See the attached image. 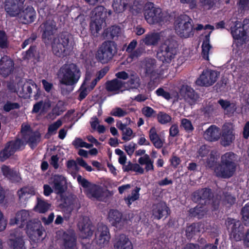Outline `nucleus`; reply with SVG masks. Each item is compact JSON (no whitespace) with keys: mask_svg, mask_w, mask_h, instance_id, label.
<instances>
[{"mask_svg":"<svg viewBox=\"0 0 249 249\" xmlns=\"http://www.w3.org/2000/svg\"><path fill=\"white\" fill-rule=\"evenodd\" d=\"M237 160V156L233 153L227 152L221 156L220 163L217 164H215V158L212 155L207 162V166L213 168L217 177L229 178L235 171Z\"/></svg>","mask_w":249,"mask_h":249,"instance_id":"1","label":"nucleus"},{"mask_svg":"<svg viewBox=\"0 0 249 249\" xmlns=\"http://www.w3.org/2000/svg\"><path fill=\"white\" fill-rule=\"evenodd\" d=\"M25 0H5L4 9L11 17L19 16L21 22L28 24L34 21L36 18V12L33 7L28 6L22 10Z\"/></svg>","mask_w":249,"mask_h":249,"instance_id":"2","label":"nucleus"},{"mask_svg":"<svg viewBox=\"0 0 249 249\" xmlns=\"http://www.w3.org/2000/svg\"><path fill=\"white\" fill-rule=\"evenodd\" d=\"M76 71L77 66L73 63L65 64L60 68L58 76L63 94H67L73 90L76 83Z\"/></svg>","mask_w":249,"mask_h":249,"instance_id":"3","label":"nucleus"},{"mask_svg":"<svg viewBox=\"0 0 249 249\" xmlns=\"http://www.w3.org/2000/svg\"><path fill=\"white\" fill-rule=\"evenodd\" d=\"M231 34L234 39V43L237 46L242 44L249 36V20L245 19L243 23L233 18L227 23Z\"/></svg>","mask_w":249,"mask_h":249,"instance_id":"4","label":"nucleus"},{"mask_svg":"<svg viewBox=\"0 0 249 249\" xmlns=\"http://www.w3.org/2000/svg\"><path fill=\"white\" fill-rule=\"evenodd\" d=\"M174 29L181 37L187 38L193 35L192 20L186 15H180L175 19Z\"/></svg>","mask_w":249,"mask_h":249,"instance_id":"5","label":"nucleus"},{"mask_svg":"<svg viewBox=\"0 0 249 249\" xmlns=\"http://www.w3.org/2000/svg\"><path fill=\"white\" fill-rule=\"evenodd\" d=\"M106 17L107 11L103 6H98L92 12L90 27L94 35L98 33L105 25V19Z\"/></svg>","mask_w":249,"mask_h":249,"instance_id":"6","label":"nucleus"},{"mask_svg":"<svg viewBox=\"0 0 249 249\" xmlns=\"http://www.w3.org/2000/svg\"><path fill=\"white\" fill-rule=\"evenodd\" d=\"M116 53V46L114 42L106 41L99 48L96 58L102 63H107Z\"/></svg>","mask_w":249,"mask_h":249,"instance_id":"7","label":"nucleus"},{"mask_svg":"<svg viewBox=\"0 0 249 249\" xmlns=\"http://www.w3.org/2000/svg\"><path fill=\"white\" fill-rule=\"evenodd\" d=\"M143 14L145 19L149 24H154L162 20L161 10L155 7L152 2H148L145 4Z\"/></svg>","mask_w":249,"mask_h":249,"instance_id":"8","label":"nucleus"},{"mask_svg":"<svg viewBox=\"0 0 249 249\" xmlns=\"http://www.w3.org/2000/svg\"><path fill=\"white\" fill-rule=\"evenodd\" d=\"M25 235L20 228H16L10 232L8 244L11 249H26Z\"/></svg>","mask_w":249,"mask_h":249,"instance_id":"9","label":"nucleus"},{"mask_svg":"<svg viewBox=\"0 0 249 249\" xmlns=\"http://www.w3.org/2000/svg\"><path fill=\"white\" fill-rule=\"evenodd\" d=\"M44 232V230L39 221L34 220L28 223L26 232L32 241L35 242L42 241Z\"/></svg>","mask_w":249,"mask_h":249,"instance_id":"10","label":"nucleus"},{"mask_svg":"<svg viewBox=\"0 0 249 249\" xmlns=\"http://www.w3.org/2000/svg\"><path fill=\"white\" fill-rule=\"evenodd\" d=\"M226 225L230 233V238L235 241H240L243 237V227L240 222L235 219L228 218Z\"/></svg>","mask_w":249,"mask_h":249,"instance_id":"11","label":"nucleus"},{"mask_svg":"<svg viewBox=\"0 0 249 249\" xmlns=\"http://www.w3.org/2000/svg\"><path fill=\"white\" fill-rule=\"evenodd\" d=\"M196 30H201L204 29L205 32V36L203 40L202 44V56L206 60L209 59V52L211 48L210 45V36L213 30L214 29V27L210 25H207L204 27L201 24H199L195 28Z\"/></svg>","mask_w":249,"mask_h":249,"instance_id":"12","label":"nucleus"},{"mask_svg":"<svg viewBox=\"0 0 249 249\" xmlns=\"http://www.w3.org/2000/svg\"><path fill=\"white\" fill-rule=\"evenodd\" d=\"M69 44V39L66 36L55 38L52 43L53 53L56 56H62L67 49Z\"/></svg>","mask_w":249,"mask_h":249,"instance_id":"13","label":"nucleus"},{"mask_svg":"<svg viewBox=\"0 0 249 249\" xmlns=\"http://www.w3.org/2000/svg\"><path fill=\"white\" fill-rule=\"evenodd\" d=\"M17 86V93L20 97L24 98H30L33 89H36L37 93L39 92V88L32 81L26 82L20 81L18 83Z\"/></svg>","mask_w":249,"mask_h":249,"instance_id":"14","label":"nucleus"},{"mask_svg":"<svg viewBox=\"0 0 249 249\" xmlns=\"http://www.w3.org/2000/svg\"><path fill=\"white\" fill-rule=\"evenodd\" d=\"M110 238L109 232L107 227L104 225L98 226L95 232V242L99 247L102 248L109 242Z\"/></svg>","mask_w":249,"mask_h":249,"instance_id":"15","label":"nucleus"},{"mask_svg":"<svg viewBox=\"0 0 249 249\" xmlns=\"http://www.w3.org/2000/svg\"><path fill=\"white\" fill-rule=\"evenodd\" d=\"M218 74L214 71L206 70L204 71L196 80L197 85L201 86H210L214 84L217 80Z\"/></svg>","mask_w":249,"mask_h":249,"instance_id":"16","label":"nucleus"},{"mask_svg":"<svg viewBox=\"0 0 249 249\" xmlns=\"http://www.w3.org/2000/svg\"><path fill=\"white\" fill-rule=\"evenodd\" d=\"M42 32V37L46 42L51 40L57 30L56 23L52 19L49 18L43 22L40 26Z\"/></svg>","mask_w":249,"mask_h":249,"instance_id":"17","label":"nucleus"},{"mask_svg":"<svg viewBox=\"0 0 249 249\" xmlns=\"http://www.w3.org/2000/svg\"><path fill=\"white\" fill-rule=\"evenodd\" d=\"M22 145L23 142L20 140L8 142L5 148L0 152V161H5L17 150L20 149Z\"/></svg>","mask_w":249,"mask_h":249,"instance_id":"18","label":"nucleus"},{"mask_svg":"<svg viewBox=\"0 0 249 249\" xmlns=\"http://www.w3.org/2000/svg\"><path fill=\"white\" fill-rule=\"evenodd\" d=\"M79 183H80L84 188V191L89 197L101 199V191L96 185L90 184L87 180L83 178L80 176H79Z\"/></svg>","mask_w":249,"mask_h":249,"instance_id":"19","label":"nucleus"},{"mask_svg":"<svg viewBox=\"0 0 249 249\" xmlns=\"http://www.w3.org/2000/svg\"><path fill=\"white\" fill-rule=\"evenodd\" d=\"M210 190L208 189H205L202 190L198 192H196L194 195V200L195 201L198 200L200 199V203L203 204L204 203L206 204H211L213 205V209L216 208L217 205L219 203V201L216 200H214L213 198L210 199Z\"/></svg>","mask_w":249,"mask_h":249,"instance_id":"20","label":"nucleus"},{"mask_svg":"<svg viewBox=\"0 0 249 249\" xmlns=\"http://www.w3.org/2000/svg\"><path fill=\"white\" fill-rule=\"evenodd\" d=\"M108 219L113 226L119 229L125 226L127 224L126 219L117 210H111L109 211Z\"/></svg>","mask_w":249,"mask_h":249,"instance_id":"21","label":"nucleus"},{"mask_svg":"<svg viewBox=\"0 0 249 249\" xmlns=\"http://www.w3.org/2000/svg\"><path fill=\"white\" fill-rule=\"evenodd\" d=\"M93 226L88 217L83 218V221L81 223V228H79V238H88L90 237L93 233Z\"/></svg>","mask_w":249,"mask_h":249,"instance_id":"22","label":"nucleus"},{"mask_svg":"<svg viewBox=\"0 0 249 249\" xmlns=\"http://www.w3.org/2000/svg\"><path fill=\"white\" fill-rule=\"evenodd\" d=\"M179 94L190 104L194 103L198 98L193 89L186 84L182 85L180 89Z\"/></svg>","mask_w":249,"mask_h":249,"instance_id":"23","label":"nucleus"},{"mask_svg":"<svg viewBox=\"0 0 249 249\" xmlns=\"http://www.w3.org/2000/svg\"><path fill=\"white\" fill-rule=\"evenodd\" d=\"M14 63L7 56H4L0 60V74L3 77H7L13 70Z\"/></svg>","mask_w":249,"mask_h":249,"instance_id":"24","label":"nucleus"},{"mask_svg":"<svg viewBox=\"0 0 249 249\" xmlns=\"http://www.w3.org/2000/svg\"><path fill=\"white\" fill-rule=\"evenodd\" d=\"M234 139L231 124H225L223 127V133L221 137V144L224 146L230 145Z\"/></svg>","mask_w":249,"mask_h":249,"instance_id":"25","label":"nucleus"},{"mask_svg":"<svg viewBox=\"0 0 249 249\" xmlns=\"http://www.w3.org/2000/svg\"><path fill=\"white\" fill-rule=\"evenodd\" d=\"M158 58L163 63H169L174 58L172 50L166 44L162 45L157 53Z\"/></svg>","mask_w":249,"mask_h":249,"instance_id":"26","label":"nucleus"},{"mask_svg":"<svg viewBox=\"0 0 249 249\" xmlns=\"http://www.w3.org/2000/svg\"><path fill=\"white\" fill-rule=\"evenodd\" d=\"M114 247L115 249H133L131 242L124 234H121L115 237Z\"/></svg>","mask_w":249,"mask_h":249,"instance_id":"27","label":"nucleus"},{"mask_svg":"<svg viewBox=\"0 0 249 249\" xmlns=\"http://www.w3.org/2000/svg\"><path fill=\"white\" fill-rule=\"evenodd\" d=\"M124 86V82L116 79L107 83L106 89L108 91L111 92L112 94H115L125 90Z\"/></svg>","mask_w":249,"mask_h":249,"instance_id":"28","label":"nucleus"},{"mask_svg":"<svg viewBox=\"0 0 249 249\" xmlns=\"http://www.w3.org/2000/svg\"><path fill=\"white\" fill-rule=\"evenodd\" d=\"M30 217V214L28 211L22 210L18 212L14 217L10 219L9 224L14 226L16 224L20 225V226L23 225Z\"/></svg>","mask_w":249,"mask_h":249,"instance_id":"29","label":"nucleus"},{"mask_svg":"<svg viewBox=\"0 0 249 249\" xmlns=\"http://www.w3.org/2000/svg\"><path fill=\"white\" fill-rule=\"evenodd\" d=\"M116 126L122 131L123 140L128 141L135 137V134L132 129L127 127V124H124L121 121H117Z\"/></svg>","mask_w":249,"mask_h":249,"instance_id":"30","label":"nucleus"},{"mask_svg":"<svg viewBox=\"0 0 249 249\" xmlns=\"http://www.w3.org/2000/svg\"><path fill=\"white\" fill-rule=\"evenodd\" d=\"M163 39L162 33L151 32L146 34L142 39L143 42L146 45H155Z\"/></svg>","mask_w":249,"mask_h":249,"instance_id":"31","label":"nucleus"},{"mask_svg":"<svg viewBox=\"0 0 249 249\" xmlns=\"http://www.w3.org/2000/svg\"><path fill=\"white\" fill-rule=\"evenodd\" d=\"M168 214V208L164 202H160L153 206V215L155 218L160 219Z\"/></svg>","mask_w":249,"mask_h":249,"instance_id":"32","label":"nucleus"},{"mask_svg":"<svg viewBox=\"0 0 249 249\" xmlns=\"http://www.w3.org/2000/svg\"><path fill=\"white\" fill-rule=\"evenodd\" d=\"M221 133L219 129L215 125H211L204 132V137L210 141L217 140Z\"/></svg>","mask_w":249,"mask_h":249,"instance_id":"33","label":"nucleus"},{"mask_svg":"<svg viewBox=\"0 0 249 249\" xmlns=\"http://www.w3.org/2000/svg\"><path fill=\"white\" fill-rule=\"evenodd\" d=\"M143 67L145 69V72L147 74L154 76L156 73L160 74L158 72V67L156 64L155 59L151 58L146 59L144 62Z\"/></svg>","mask_w":249,"mask_h":249,"instance_id":"34","label":"nucleus"},{"mask_svg":"<svg viewBox=\"0 0 249 249\" xmlns=\"http://www.w3.org/2000/svg\"><path fill=\"white\" fill-rule=\"evenodd\" d=\"M1 171L3 176L13 181H18L20 179L18 173L8 166L3 165L1 167Z\"/></svg>","mask_w":249,"mask_h":249,"instance_id":"35","label":"nucleus"},{"mask_svg":"<svg viewBox=\"0 0 249 249\" xmlns=\"http://www.w3.org/2000/svg\"><path fill=\"white\" fill-rule=\"evenodd\" d=\"M51 105V102L48 99L39 101L34 105L32 112H45L50 108Z\"/></svg>","mask_w":249,"mask_h":249,"instance_id":"36","label":"nucleus"},{"mask_svg":"<svg viewBox=\"0 0 249 249\" xmlns=\"http://www.w3.org/2000/svg\"><path fill=\"white\" fill-rule=\"evenodd\" d=\"M65 182L64 177L59 175L54 176L53 188L55 193L60 194L64 191V185Z\"/></svg>","mask_w":249,"mask_h":249,"instance_id":"37","label":"nucleus"},{"mask_svg":"<svg viewBox=\"0 0 249 249\" xmlns=\"http://www.w3.org/2000/svg\"><path fill=\"white\" fill-rule=\"evenodd\" d=\"M65 249H73L76 245V238L72 233H64L63 236Z\"/></svg>","mask_w":249,"mask_h":249,"instance_id":"38","label":"nucleus"},{"mask_svg":"<svg viewBox=\"0 0 249 249\" xmlns=\"http://www.w3.org/2000/svg\"><path fill=\"white\" fill-rule=\"evenodd\" d=\"M90 76L89 75L86 76L85 80L81 85L80 89V94L79 95V100H82L85 98L89 92L91 90L90 89V84L89 85V81Z\"/></svg>","mask_w":249,"mask_h":249,"instance_id":"39","label":"nucleus"},{"mask_svg":"<svg viewBox=\"0 0 249 249\" xmlns=\"http://www.w3.org/2000/svg\"><path fill=\"white\" fill-rule=\"evenodd\" d=\"M140 86V80L137 75H132L129 80L125 83L124 90L138 89Z\"/></svg>","mask_w":249,"mask_h":249,"instance_id":"40","label":"nucleus"},{"mask_svg":"<svg viewBox=\"0 0 249 249\" xmlns=\"http://www.w3.org/2000/svg\"><path fill=\"white\" fill-rule=\"evenodd\" d=\"M50 206L51 205L47 202L38 197L37 199V204L35 207V210L39 213H44L48 211Z\"/></svg>","mask_w":249,"mask_h":249,"instance_id":"41","label":"nucleus"},{"mask_svg":"<svg viewBox=\"0 0 249 249\" xmlns=\"http://www.w3.org/2000/svg\"><path fill=\"white\" fill-rule=\"evenodd\" d=\"M140 188L136 187L132 191L130 194L124 197V201L128 206L131 205L133 202L139 199L140 196Z\"/></svg>","mask_w":249,"mask_h":249,"instance_id":"42","label":"nucleus"},{"mask_svg":"<svg viewBox=\"0 0 249 249\" xmlns=\"http://www.w3.org/2000/svg\"><path fill=\"white\" fill-rule=\"evenodd\" d=\"M26 141L30 146L34 148L40 140V134L37 132H33L28 136V139H24Z\"/></svg>","mask_w":249,"mask_h":249,"instance_id":"43","label":"nucleus"},{"mask_svg":"<svg viewBox=\"0 0 249 249\" xmlns=\"http://www.w3.org/2000/svg\"><path fill=\"white\" fill-rule=\"evenodd\" d=\"M100 121L96 117H92L90 121V124L93 130H97L99 133H103L105 132L106 128L103 125L99 124Z\"/></svg>","mask_w":249,"mask_h":249,"instance_id":"44","label":"nucleus"},{"mask_svg":"<svg viewBox=\"0 0 249 249\" xmlns=\"http://www.w3.org/2000/svg\"><path fill=\"white\" fill-rule=\"evenodd\" d=\"M67 167L69 173L74 178H76L78 180V167L76 161L72 160H68L67 162Z\"/></svg>","mask_w":249,"mask_h":249,"instance_id":"45","label":"nucleus"},{"mask_svg":"<svg viewBox=\"0 0 249 249\" xmlns=\"http://www.w3.org/2000/svg\"><path fill=\"white\" fill-rule=\"evenodd\" d=\"M121 33V28L119 26H113L107 29L105 33L106 37L108 38H113L118 36Z\"/></svg>","mask_w":249,"mask_h":249,"instance_id":"46","label":"nucleus"},{"mask_svg":"<svg viewBox=\"0 0 249 249\" xmlns=\"http://www.w3.org/2000/svg\"><path fill=\"white\" fill-rule=\"evenodd\" d=\"M207 208L205 206H197L194 209L190 210V214L193 216H197L198 218H201L206 213Z\"/></svg>","mask_w":249,"mask_h":249,"instance_id":"47","label":"nucleus"},{"mask_svg":"<svg viewBox=\"0 0 249 249\" xmlns=\"http://www.w3.org/2000/svg\"><path fill=\"white\" fill-rule=\"evenodd\" d=\"M201 225L199 224H194L187 227L186 229V235L191 238L194 234H196L197 232L200 231V226Z\"/></svg>","mask_w":249,"mask_h":249,"instance_id":"48","label":"nucleus"},{"mask_svg":"<svg viewBox=\"0 0 249 249\" xmlns=\"http://www.w3.org/2000/svg\"><path fill=\"white\" fill-rule=\"evenodd\" d=\"M156 92L158 96H162L164 98H165V99H167V100H169L170 98H173V97H174L175 98H176L177 99L179 98V95L178 94H177L176 96H173V95H171L169 92L165 91L162 88L158 89L156 91Z\"/></svg>","mask_w":249,"mask_h":249,"instance_id":"49","label":"nucleus"},{"mask_svg":"<svg viewBox=\"0 0 249 249\" xmlns=\"http://www.w3.org/2000/svg\"><path fill=\"white\" fill-rule=\"evenodd\" d=\"M157 118L159 122L161 124H165L171 121V117L166 113L160 112Z\"/></svg>","mask_w":249,"mask_h":249,"instance_id":"50","label":"nucleus"},{"mask_svg":"<svg viewBox=\"0 0 249 249\" xmlns=\"http://www.w3.org/2000/svg\"><path fill=\"white\" fill-rule=\"evenodd\" d=\"M107 71V68H104L98 72L96 78L90 84L91 89H93V88L96 85L97 81L103 78L105 75Z\"/></svg>","mask_w":249,"mask_h":249,"instance_id":"51","label":"nucleus"},{"mask_svg":"<svg viewBox=\"0 0 249 249\" xmlns=\"http://www.w3.org/2000/svg\"><path fill=\"white\" fill-rule=\"evenodd\" d=\"M126 114L127 112L126 110L120 107H115L113 108L110 112V114L111 115L118 117H124L126 115Z\"/></svg>","mask_w":249,"mask_h":249,"instance_id":"52","label":"nucleus"},{"mask_svg":"<svg viewBox=\"0 0 249 249\" xmlns=\"http://www.w3.org/2000/svg\"><path fill=\"white\" fill-rule=\"evenodd\" d=\"M62 125L61 120H57L56 122L51 124L48 127V133L50 135H53L56 133L57 129Z\"/></svg>","mask_w":249,"mask_h":249,"instance_id":"53","label":"nucleus"},{"mask_svg":"<svg viewBox=\"0 0 249 249\" xmlns=\"http://www.w3.org/2000/svg\"><path fill=\"white\" fill-rule=\"evenodd\" d=\"M242 217L245 225L249 224V203H247L242 209Z\"/></svg>","mask_w":249,"mask_h":249,"instance_id":"54","label":"nucleus"},{"mask_svg":"<svg viewBox=\"0 0 249 249\" xmlns=\"http://www.w3.org/2000/svg\"><path fill=\"white\" fill-rule=\"evenodd\" d=\"M21 132L23 136V139H28V136L33 132L30 127L27 124H23L21 126Z\"/></svg>","mask_w":249,"mask_h":249,"instance_id":"55","label":"nucleus"},{"mask_svg":"<svg viewBox=\"0 0 249 249\" xmlns=\"http://www.w3.org/2000/svg\"><path fill=\"white\" fill-rule=\"evenodd\" d=\"M217 0H199V2L202 6L207 9H210L215 4Z\"/></svg>","mask_w":249,"mask_h":249,"instance_id":"56","label":"nucleus"},{"mask_svg":"<svg viewBox=\"0 0 249 249\" xmlns=\"http://www.w3.org/2000/svg\"><path fill=\"white\" fill-rule=\"evenodd\" d=\"M181 126L188 132L192 131L194 129L193 125L189 120L183 119L181 121Z\"/></svg>","mask_w":249,"mask_h":249,"instance_id":"57","label":"nucleus"},{"mask_svg":"<svg viewBox=\"0 0 249 249\" xmlns=\"http://www.w3.org/2000/svg\"><path fill=\"white\" fill-rule=\"evenodd\" d=\"M8 45L7 37L4 31H0V47H7Z\"/></svg>","mask_w":249,"mask_h":249,"instance_id":"58","label":"nucleus"},{"mask_svg":"<svg viewBox=\"0 0 249 249\" xmlns=\"http://www.w3.org/2000/svg\"><path fill=\"white\" fill-rule=\"evenodd\" d=\"M19 198L20 199H25L28 197V196L31 194H34V192H31V193L29 192V189L27 188H23L20 189L18 192Z\"/></svg>","mask_w":249,"mask_h":249,"instance_id":"59","label":"nucleus"},{"mask_svg":"<svg viewBox=\"0 0 249 249\" xmlns=\"http://www.w3.org/2000/svg\"><path fill=\"white\" fill-rule=\"evenodd\" d=\"M142 114L147 117H151L155 115V111L150 107H145L142 110Z\"/></svg>","mask_w":249,"mask_h":249,"instance_id":"60","label":"nucleus"},{"mask_svg":"<svg viewBox=\"0 0 249 249\" xmlns=\"http://www.w3.org/2000/svg\"><path fill=\"white\" fill-rule=\"evenodd\" d=\"M124 149L129 155H131L136 149V144L133 142H129L124 146Z\"/></svg>","mask_w":249,"mask_h":249,"instance_id":"61","label":"nucleus"},{"mask_svg":"<svg viewBox=\"0 0 249 249\" xmlns=\"http://www.w3.org/2000/svg\"><path fill=\"white\" fill-rule=\"evenodd\" d=\"M153 145L157 148H160L162 147L164 143L165 142V139L164 138L160 137H158L157 138H155L154 140L151 141Z\"/></svg>","mask_w":249,"mask_h":249,"instance_id":"62","label":"nucleus"},{"mask_svg":"<svg viewBox=\"0 0 249 249\" xmlns=\"http://www.w3.org/2000/svg\"><path fill=\"white\" fill-rule=\"evenodd\" d=\"M19 107V105L18 103H11L10 102H7L3 106V109L4 111L6 112H9L11 110L18 108Z\"/></svg>","mask_w":249,"mask_h":249,"instance_id":"63","label":"nucleus"},{"mask_svg":"<svg viewBox=\"0 0 249 249\" xmlns=\"http://www.w3.org/2000/svg\"><path fill=\"white\" fill-rule=\"evenodd\" d=\"M59 159L57 155H53L49 161L50 165L55 169L59 167Z\"/></svg>","mask_w":249,"mask_h":249,"instance_id":"64","label":"nucleus"}]
</instances>
